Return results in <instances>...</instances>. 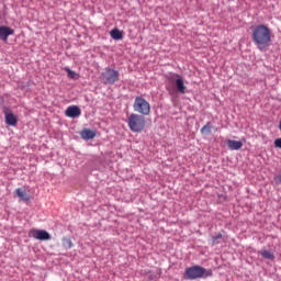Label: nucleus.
I'll list each match as a JSON object with an SVG mask.
<instances>
[{
    "label": "nucleus",
    "instance_id": "obj_1",
    "mask_svg": "<svg viewBox=\"0 0 281 281\" xmlns=\"http://www.w3.org/2000/svg\"><path fill=\"white\" fill-rule=\"evenodd\" d=\"M251 40L257 48L262 52L271 44V30L266 24H258L252 27Z\"/></svg>",
    "mask_w": 281,
    "mask_h": 281
},
{
    "label": "nucleus",
    "instance_id": "obj_2",
    "mask_svg": "<svg viewBox=\"0 0 281 281\" xmlns=\"http://www.w3.org/2000/svg\"><path fill=\"white\" fill-rule=\"evenodd\" d=\"M210 277H213V271L201 266H192L184 269V278L188 280L206 279Z\"/></svg>",
    "mask_w": 281,
    "mask_h": 281
},
{
    "label": "nucleus",
    "instance_id": "obj_3",
    "mask_svg": "<svg viewBox=\"0 0 281 281\" xmlns=\"http://www.w3.org/2000/svg\"><path fill=\"white\" fill-rule=\"evenodd\" d=\"M127 126L130 127V131L134 133H142L146 126L144 115L138 113L130 114V117H127Z\"/></svg>",
    "mask_w": 281,
    "mask_h": 281
},
{
    "label": "nucleus",
    "instance_id": "obj_4",
    "mask_svg": "<svg viewBox=\"0 0 281 281\" xmlns=\"http://www.w3.org/2000/svg\"><path fill=\"white\" fill-rule=\"evenodd\" d=\"M101 81H103V85L106 86L116 83L120 81V71L114 68L105 67V69H103L101 72Z\"/></svg>",
    "mask_w": 281,
    "mask_h": 281
},
{
    "label": "nucleus",
    "instance_id": "obj_5",
    "mask_svg": "<svg viewBox=\"0 0 281 281\" xmlns=\"http://www.w3.org/2000/svg\"><path fill=\"white\" fill-rule=\"evenodd\" d=\"M134 112L147 116L150 114V103L143 97L137 95L134 99Z\"/></svg>",
    "mask_w": 281,
    "mask_h": 281
},
{
    "label": "nucleus",
    "instance_id": "obj_6",
    "mask_svg": "<svg viewBox=\"0 0 281 281\" xmlns=\"http://www.w3.org/2000/svg\"><path fill=\"white\" fill-rule=\"evenodd\" d=\"M169 80L175 81L177 92H179L180 94H186L187 86L184 85L183 78L179 74H172L169 77Z\"/></svg>",
    "mask_w": 281,
    "mask_h": 281
},
{
    "label": "nucleus",
    "instance_id": "obj_7",
    "mask_svg": "<svg viewBox=\"0 0 281 281\" xmlns=\"http://www.w3.org/2000/svg\"><path fill=\"white\" fill-rule=\"evenodd\" d=\"M30 236L37 240H49L52 237L46 231L33 229L30 232Z\"/></svg>",
    "mask_w": 281,
    "mask_h": 281
},
{
    "label": "nucleus",
    "instance_id": "obj_8",
    "mask_svg": "<svg viewBox=\"0 0 281 281\" xmlns=\"http://www.w3.org/2000/svg\"><path fill=\"white\" fill-rule=\"evenodd\" d=\"M65 113H66V116H68L70 119H76L81 115V109L78 105H69L66 109Z\"/></svg>",
    "mask_w": 281,
    "mask_h": 281
},
{
    "label": "nucleus",
    "instance_id": "obj_9",
    "mask_svg": "<svg viewBox=\"0 0 281 281\" xmlns=\"http://www.w3.org/2000/svg\"><path fill=\"white\" fill-rule=\"evenodd\" d=\"M3 112L5 114V123L9 126H16L18 117L12 113V111H10L8 108H4Z\"/></svg>",
    "mask_w": 281,
    "mask_h": 281
},
{
    "label": "nucleus",
    "instance_id": "obj_10",
    "mask_svg": "<svg viewBox=\"0 0 281 281\" xmlns=\"http://www.w3.org/2000/svg\"><path fill=\"white\" fill-rule=\"evenodd\" d=\"M13 34H14L13 29H11L9 26H5V25L0 26V40L1 41L7 42L8 37L13 35Z\"/></svg>",
    "mask_w": 281,
    "mask_h": 281
},
{
    "label": "nucleus",
    "instance_id": "obj_11",
    "mask_svg": "<svg viewBox=\"0 0 281 281\" xmlns=\"http://www.w3.org/2000/svg\"><path fill=\"white\" fill-rule=\"evenodd\" d=\"M226 144H227V147L231 149V150H240L243 148V143L241 140H232V139H228L226 140Z\"/></svg>",
    "mask_w": 281,
    "mask_h": 281
},
{
    "label": "nucleus",
    "instance_id": "obj_12",
    "mask_svg": "<svg viewBox=\"0 0 281 281\" xmlns=\"http://www.w3.org/2000/svg\"><path fill=\"white\" fill-rule=\"evenodd\" d=\"M110 37L114 41H121L123 38V32L120 29L114 27L110 31Z\"/></svg>",
    "mask_w": 281,
    "mask_h": 281
},
{
    "label": "nucleus",
    "instance_id": "obj_13",
    "mask_svg": "<svg viewBox=\"0 0 281 281\" xmlns=\"http://www.w3.org/2000/svg\"><path fill=\"white\" fill-rule=\"evenodd\" d=\"M16 195L24 202L31 200V196L26 193L25 189H16Z\"/></svg>",
    "mask_w": 281,
    "mask_h": 281
},
{
    "label": "nucleus",
    "instance_id": "obj_14",
    "mask_svg": "<svg viewBox=\"0 0 281 281\" xmlns=\"http://www.w3.org/2000/svg\"><path fill=\"white\" fill-rule=\"evenodd\" d=\"M213 125L212 123H205L203 127H201L200 133L201 135H210L212 134Z\"/></svg>",
    "mask_w": 281,
    "mask_h": 281
},
{
    "label": "nucleus",
    "instance_id": "obj_15",
    "mask_svg": "<svg viewBox=\"0 0 281 281\" xmlns=\"http://www.w3.org/2000/svg\"><path fill=\"white\" fill-rule=\"evenodd\" d=\"M81 137L83 139H93L95 137V132H92V130H83V132H81Z\"/></svg>",
    "mask_w": 281,
    "mask_h": 281
},
{
    "label": "nucleus",
    "instance_id": "obj_16",
    "mask_svg": "<svg viewBox=\"0 0 281 281\" xmlns=\"http://www.w3.org/2000/svg\"><path fill=\"white\" fill-rule=\"evenodd\" d=\"M261 257L266 258V259H274V255L269 251V250H262L261 252Z\"/></svg>",
    "mask_w": 281,
    "mask_h": 281
},
{
    "label": "nucleus",
    "instance_id": "obj_17",
    "mask_svg": "<svg viewBox=\"0 0 281 281\" xmlns=\"http://www.w3.org/2000/svg\"><path fill=\"white\" fill-rule=\"evenodd\" d=\"M63 244H64V246H65L67 249H71V248L74 247V244H72L71 239H69V238H64V239H63Z\"/></svg>",
    "mask_w": 281,
    "mask_h": 281
},
{
    "label": "nucleus",
    "instance_id": "obj_18",
    "mask_svg": "<svg viewBox=\"0 0 281 281\" xmlns=\"http://www.w3.org/2000/svg\"><path fill=\"white\" fill-rule=\"evenodd\" d=\"M66 71L68 72V76L70 79H75L77 74L76 71L71 70L70 68H66Z\"/></svg>",
    "mask_w": 281,
    "mask_h": 281
},
{
    "label": "nucleus",
    "instance_id": "obj_19",
    "mask_svg": "<svg viewBox=\"0 0 281 281\" xmlns=\"http://www.w3.org/2000/svg\"><path fill=\"white\" fill-rule=\"evenodd\" d=\"M222 238H223L222 234H217L216 236L212 237V245L218 244L217 240Z\"/></svg>",
    "mask_w": 281,
    "mask_h": 281
},
{
    "label": "nucleus",
    "instance_id": "obj_20",
    "mask_svg": "<svg viewBox=\"0 0 281 281\" xmlns=\"http://www.w3.org/2000/svg\"><path fill=\"white\" fill-rule=\"evenodd\" d=\"M273 181L277 186L281 184V173H278L277 176H274Z\"/></svg>",
    "mask_w": 281,
    "mask_h": 281
},
{
    "label": "nucleus",
    "instance_id": "obj_21",
    "mask_svg": "<svg viewBox=\"0 0 281 281\" xmlns=\"http://www.w3.org/2000/svg\"><path fill=\"white\" fill-rule=\"evenodd\" d=\"M274 147L281 149V138H276V140H274Z\"/></svg>",
    "mask_w": 281,
    "mask_h": 281
},
{
    "label": "nucleus",
    "instance_id": "obj_22",
    "mask_svg": "<svg viewBox=\"0 0 281 281\" xmlns=\"http://www.w3.org/2000/svg\"><path fill=\"white\" fill-rule=\"evenodd\" d=\"M279 130L281 131V121L279 122Z\"/></svg>",
    "mask_w": 281,
    "mask_h": 281
}]
</instances>
